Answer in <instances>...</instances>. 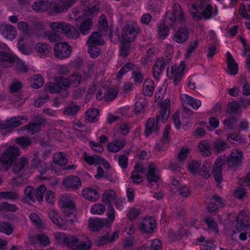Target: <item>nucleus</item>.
<instances>
[{"label":"nucleus","instance_id":"1","mask_svg":"<svg viewBox=\"0 0 250 250\" xmlns=\"http://www.w3.org/2000/svg\"><path fill=\"white\" fill-rule=\"evenodd\" d=\"M99 10L95 5L86 7L83 10L84 17L76 22V28L68 23L61 22L51 23L49 26L53 31L63 33L69 38L77 39L80 33L83 35L89 34L93 26V20L89 17L97 13Z\"/></svg>","mask_w":250,"mask_h":250},{"label":"nucleus","instance_id":"2","mask_svg":"<svg viewBox=\"0 0 250 250\" xmlns=\"http://www.w3.org/2000/svg\"><path fill=\"white\" fill-rule=\"evenodd\" d=\"M60 241L67 244V246L74 250H88L92 245L91 240L87 237L86 242L80 241L79 239L73 235H66L63 233H60L56 236Z\"/></svg>","mask_w":250,"mask_h":250},{"label":"nucleus","instance_id":"3","mask_svg":"<svg viewBox=\"0 0 250 250\" xmlns=\"http://www.w3.org/2000/svg\"><path fill=\"white\" fill-rule=\"evenodd\" d=\"M20 155L19 148L16 146H10L6 148L0 158V170L7 171Z\"/></svg>","mask_w":250,"mask_h":250},{"label":"nucleus","instance_id":"4","mask_svg":"<svg viewBox=\"0 0 250 250\" xmlns=\"http://www.w3.org/2000/svg\"><path fill=\"white\" fill-rule=\"evenodd\" d=\"M22 120L25 122L27 121L28 120L27 117L24 115L22 117H14L5 120L4 122H0V128L1 129V133L3 134H5L7 132H11L14 128L23 123Z\"/></svg>","mask_w":250,"mask_h":250},{"label":"nucleus","instance_id":"5","mask_svg":"<svg viewBox=\"0 0 250 250\" xmlns=\"http://www.w3.org/2000/svg\"><path fill=\"white\" fill-rule=\"evenodd\" d=\"M191 6V8H189V13L192 16V18L197 21H200L202 18H204L205 20H208L212 15L213 7L210 4L208 5L200 13L197 12L198 7L196 3H193Z\"/></svg>","mask_w":250,"mask_h":250},{"label":"nucleus","instance_id":"6","mask_svg":"<svg viewBox=\"0 0 250 250\" xmlns=\"http://www.w3.org/2000/svg\"><path fill=\"white\" fill-rule=\"evenodd\" d=\"M70 45L66 42L56 43L54 46V55L56 58L63 60L68 58L72 53Z\"/></svg>","mask_w":250,"mask_h":250},{"label":"nucleus","instance_id":"7","mask_svg":"<svg viewBox=\"0 0 250 250\" xmlns=\"http://www.w3.org/2000/svg\"><path fill=\"white\" fill-rule=\"evenodd\" d=\"M116 200V193L112 190H106L103 195V201L108 206L107 214L111 222H113L115 217V210L111 205L112 202Z\"/></svg>","mask_w":250,"mask_h":250},{"label":"nucleus","instance_id":"8","mask_svg":"<svg viewBox=\"0 0 250 250\" xmlns=\"http://www.w3.org/2000/svg\"><path fill=\"white\" fill-rule=\"evenodd\" d=\"M243 153L238 149H233L229 157H226L225 163H227L230 168H237L242 165Z\"/></svg>","mask_w":250,"mask_h":250},{"label":"nucleus","instance_id":"9","mask_svg":"<svg viewBox=\"0 0 250 250\" xmlns=\"http://www.w3.org/2000/svg\"><path fill=\"white\" fill-rule=\"evenodd\" d=\"M140 29L138 27L132 24H126L124 26L122 34L123 40L127 42H133Z\"/></svg>","mask_w":250,"mask_h":250},{"label":"nucleus","instance_id":"10","mask_svg":"<svg viewBox=\"0 0 250 250\" xmlns=\"http://www.w3.org/2000/svg\"><path fill=\"white\" fill-rule=\"evenodd\" d=\"M224 156H220L215 162L212 174L215 181L220 184L222 181V167L225 164Z\"/></svg>","mask_w":250,"mask_h":250},{"label":"nucleus","instance_id":"11","mask_svg":"<svg viewBox=\"0 0 250 250\" xmlns=\"http://www.w3.org/2000/svg\"><path fill=\"white\" fill-rule=\"evenodd\" d=\"M162 119L161 114L158 115L156 117L155 122L154 118H150L146 122L145 134L146 137H148L153 132H157L159 130L158 123L160 120Z\"/></svg>","mask_w":250,"mask_h":250},{"label":"nucleus","instance_id":"12","mask_svg":"<svg viewBox=\"0 0 250 250\" xmlns=\"http://www.w3.org/2000/svg\"><path fill=\"white\" fill-rule=\"evenodd\" d=\"M76 1V0H56L53 10L56 13H61L66 11Z\"/></svg>","mask_w":250,"mask_h":250},{"label":"nucleus","instance_id":"13","mask_svg":"<svg viewBox=\"0 0 250 250\" xmlns=\"http://www.w3.org/2000/svg\"><path fill=\"white\" fill-rule=\"evenodd\" d=\"M0 34L12 41L16 38V29L12 25L3 23L0 25Z\"/></svg>","mask_w":250,"mask_h":250},{"label":"nucleus","instance_id":"14","mask_svg":"<svg viewBox=\"0 0 250 250\" xmlns=\"http://www.w3.org/2000/svg\"><path fill=\"white\" fill-rule=\"evenodd\" d=\"M31 167L37 169L41 175L44 174L47 170L46 164L39 158L38 152H35L33 154Z\"/></svg>","mask_w":250,"mask_h":250},{"label":"nucleus","instance_id":"15","mask_svg":"<svg viewBox=\"0 0 250 250\" xmlns=\"http://www.w3.org/2000/svg\"><path fill=\"white\" fill-rule=\"evenodd\" d=\"M189 31L186 26L180 27L174 34L173 39L179 43L186 42L189 38Z\"/></svg>","mask_w":250,"mask_h":250},{"label":"nucleus","instance_id":"16","mask_svg":"<svg viewBox=\"0 0 250 250\" xmlns=\"http://www.w3.org/2000/svg\"><path fill=\"white\" fill-rule=\"evenodd\" d=\"M16 62V57L10 53L0 51V65L3 67H8L12 66Z\"/></svg>","mask_w":250,"mask_h":250},{"label":"nucleus","instance_id":"17","mask_svg":"<svg viewBox=\"0 0 250 250\" xmlns=\"http://www.w3.org/2000/svg\"><path fill=\"white\" fill-rule=\"evenodd\" d=\"M105 42L101 34L99 32H93L88 37L86 41V44L88 46L91 45H103L104 44Z\"/></svg>","mask_w":250,"mask_h":250},{"label":"nucleus","instance_id":"18","mask_svg":"<svg viewBox=\"0 0 250 250\" xmlns=\"http://www.w3.org/2000/svg\"><path fill=\"white\" fill-rule=\"evenodd\" d=\"M148 171L146 174V178L148 182L151 184L152 182L157 183L159 179V176L158 175V171L157 168L155 164L151 162L148 165Z\"/></svg>","mask_w":250,"mask_h":250},{"label":"nucleus","instance_id":"19","mask_svg":"<svg viewBox=\"0 0 250 250\" xmlns=\"http://www.w3.org/2000/svg\"><path fill=\"white\" fill-rule=\"evenodd\" d=\"M63 184L66 188L77 189L81 186V181L78 177L71 175L64 179Z\"/></svg>","mask_w":250,"mask_h":250},{"label":"nucleus","instance_id":"20","mask_svg":"<svg viewBox=\"0 0 250 250\" xmlns=\"http://www.w3.org/2000/svg\"><path fill=\"white\" fill-rule=\"evenodd\" d=\"M166 66L165 59L162 57L158 58L153 68V75L154 78L158 80L160 74L164 70Z\"/></svg>","mask_w":250,"mask_h":250},{"label":"nucleus","instance_id":"21","mask_svg":"<svg viewBox=\"0 0 250 250\" xmlns=\"http://www.w3.org/2000/svg\"><path fill=\"white\" fill-rule=\"evenodd\" d=\"M244 218H246L245 213L242 212L236 218L235 228L238 232L250 229V225L249 223H246Z\"/></svg>","mask_w":250,"mask_h":250},{"label":"nucleus","instance_id":"22","mask_svg":"<svg viewBox=\"0 0 250 250\" xmlns=\"http://www.w3.org/2000/svg\"><path fill=\"white\" fill-rule=\"evenodd\" d=\"M155 221L152 218H144L139 226V229L145 233H151L155 228Z\"/></svg>","mask_w":250,"mask_h":250},{"label":"nucleus","instance_id":"23","mask_svg":"<svg viewBox=\"0 0 250 250\" xmlns=\"http://www.w3.org/2000/svg\"><path fill=\"white\" fill-rule=\"evenodd\" d=\"M160 113L162 116V121L165 123L169 117L170 113V101L169 99H166L161 105Z\"/></svg>","mask_w":250,"mask_h":250},{"label":"nucleus","instance_id":"24","mask_svg":"<svg viewBox=\"0 0 250 250\" xmlns=\"http://www.w3.org/2000/svg\"><path fill=\"white\" fill-rule=\"evenodd\" d=\"M88 226L92 232L99 231L104 227V222L100 218H90Z\"/></svg>","mask_w":250,"mask_h":250},{"label":"nucleus","instance_id":"25","mask_svg":"<svg viewBox=\"0 0 250 250\" xmlns=\"http://www.w3.org/2000/svg\"><path fill=\"white\" fill-rule=\"evenodd\" d=\"M82 194L85 198L91 201H96L99 197L98 191L91 188L83 189Z\"/></svg>","mask_w":250,"mask_h":250},{"label":"nucleus","instance_id":"26","mask_svg":"<svg viewBox=\"0 0 250 250\" xmlns=\"http://www.w3.org/2000/svg\"><path fill=\"white\" fill-rule=\"evenodd\" d=\"M155 89L154 83L152 80L146 79L143 85V94L144 96L151 97Z\"/></svg>","mask_w":250,"mask_h":250},{"label":"nucleus","instance_id":"27","mask_svg":"<svg viewBox=\"0 0 250 250\" xmlns=\"http://www.w3.org/2000/svg\"><path fill=\"white\" fill-rule=\"evenodd\" d=\"M28 164V160L25 157H21L18 160L17 159L12 163V171L14 173H18L21 171L25 166Z\"/></svg>","mask_w":250,"mask_h":250},{"label":"nucleus","instance_id":"28","mask_svg":"<svg viewBox=\"0 0 250 250\" xmlns=\"http://www.w3.org/2000/svg\"><path fill=\"white\" fill-rule=\"evenodd\" d=\"M125 142L123 140H116L107 145V148L111 152H117L125 145Z\"/></svg>","mask_w":250,"mask_h":250},{"label":"nucleus","instance_id":"29","mask_svg":"<svg viewBox=\"0 0 250 250\" xmlns=\"http://www.w3.org/2000/svg\"><path fill=\"white\" fill-rule=\"evenodd\" d=\"M227 56L228 68L230 70L232 74L236 75L237 74L238 71V65L229 52H228L227 53Z\"/></svg>","mask_w":250,"mask_h":250},{"label":"nucleus","instance_id":"30","mask_svg":"<svg viewBox=\"0 0 250 250\" xmlns=\"http://www.w3.org/2000/svg\"><path fill=\"white\" fill-rule=\"evenodd\" d=\"M198 148L201 154L205 157L209 156L211 154V148L208 141H204L199 143Z\"/></svg>","mask_w":250,"mask_h":250},{"label":"nucleus","instance_id":"31","mask_svg":"<svg viewBox=\"0 0 250 250\" xmlns=\"http://www.w3.org/2000/svg\"><path fill=\"white\" fill-rule=\"evenodd\" d=\"M170 126L167 125L166 126L165 129L163 133V137L161 140V143L157 145V147L159 151L162 150L163 145L167 143L169 139V135L170 133Z\"/></svg>","mask_w":250,"mask_h":250},{"label":"nucleus","instance_id":"32","mask_svg":"<svg viewBox=\"0 0 250 250\" xmlns=\"http://www.w3.org/2000/svg\"><path fill=\"white\" fill-rule=\"evenodd\" d=\"M84 159L86 163L90 165H98L101 164L103 161V158L101 157L96 155L88 156L85 152H84Z\"/></svg>","mask_w":250,"mask_h":250},{"label":"nucleus","instance_id":"33","mask_svg":"<svg viewBox=\"0 0 250 250\" xmlns=\"http://www.w3.org/2000/svg\"><path fill=\"white\" fill-rule=\"evenodd\" d=\"M49 217L53 223L60 228L65 226L66 223H63V219L60 218L54 210H51L49 212Z\"/></svg>","mask_w":250,"mask_h":250},{"label":"nucleus","instance_id":"34","mask_svg":"<svg viewBox=\"0 0 250 250\" xmlns=\"http://www.w3.org/2000/svg\"><path fill=\"white\" fill-rule=\"evenodd\" d=\"M32 7L36 12H42L47 10V2L44 0H38L34 2Z\"/></svg>","mask_w":250,"mask_h":250},{"label":"nucleus","instance_id":"35","mask_svg":"<svg viewBox=\"0 0 250 250\" xmlns=\"http://www.w3.org/2000/svg\"><path fill=\"white\" fill-rule=\"evenodd\" d=\"M173 11L176 20L183 22L184 21V12L181 6L178 3H175L173 4Z\"/></svg>","mask_w":250,"mask_h":250},{"label":"nucleus","instance_id":"36","mask_svg":"<svg viewBox=\"0 0 250 250\" xmlns=\"http://www.w3.org/2000/svg\"><path fill=\"white\" fill-rule=\"evenodd\" d=\"M53 162L60 166L65 165L67 163V160L65 158V153L60 152L54 154L53 155Z\"/></svg>","mask_w":250,"mask_h":250},{"label":"nucleus","instance_id":"37","mask_svg":"<svg viewBox=\"0 0 250 250\" xmlns=\"http://www.w3.org/2000/svg\"><path fill=\"white\" fill-rule=\"evenodd\" d=\"M45 122L44 119H41L40 122L30 124L25 127L30 131L31 134L33 135L41 129V125Z\"/></svg>","mask_w":250,"mask_h":250},{"label":"nucleus","instance_id":"38","mask_svg":"<svg viewBox=\"0 0 250 250\" xmlns=\"http://www.w3.org/2000/svg\"><path fill=\"white\" fill-rule=\"evenodd\" d=\"M86 120L89 122L97 121L96 117L100 114V111L98 109L93 108L86 112Z\"/></svg>","mask_w":250,"mask_h":250},{"label":"nucleus","instance_id":"39","mask_svg":"<svg viewBox=\"0 0 250 250\" xmlns=\"http://www.w3.org/2000/svg\"><path fill=\"white\" fill-rule=\"evenodd\" d=\"M213 146L215 150L218 153L226 150L229 147L228 144L221 139L214 141L213 143Z\"/></svg>","mask_w":250,"mask_h":250},{"label":"nucleus","instance_id":"40","mask_svg":"<svg viewBox=\"0 0 250 250\" xmlns=\"http://www.w3.org/2000/svg\"><path fill=\"white\" fill-rule=\"evenodd\" d=\"M35 49L40 54L46 55L50 53L51 47L46 43L38 42L36 44Z\"/></svg>","mask_w":250,"mask_h":250},{"label":"nucleus","instance_id":"41","mask_svg":"<svg viewBox=\"0 0 250 250\" xmlns=\"http://www.w3.org/2000/svg\"><path fill=\"white\" fill-rule=\"evenodd\" d=\"M118 93L117 90L113 88L105 90L104 92L105 101L109 102L112 101L117 96Z\"/></svg>","mask_w":250,"mask_h":250},{"label":"nucleus","instance_id":"42","mask_svg":"<svg viewBox=\"0 0 250 250\" xmlns=\"http://www.w3.org/2000/svg\"><path fill=\"white\" fill-rule=\"evenodd\" d=\"M31 139L27 136L18 137L15 140V143L23 148L28 147L31 145Z\"/></svg>","mask_w":250,"mask_h":250},{"label":"nucleus","instance_id":"43","mask_svg":"<svg viewBox=\"0 0 250 250\" xmlns=\"http://www.w3.org/2000/svg\"><path fill=\"white\" fill-rule=\"evenodd\" d=\"M134 64L132 62H128L125 64L122 68L120 70L118 73L117 74V78L118 79L122 78L123 76L132 70L134 67Z\"/></svg>","mask_w":250,"mask_h":250},{"label":"nucleus","instance_id":"44","mask_svg":"<svg viewBox=\"0 0 250 250\" xmlns=\"http://www.w3.org/2000/svg\"><path fill=\"white\" fill-rule=\"evenodd\" d=\"M55 82L60 89H65L70 86L69 80L62 76L56 77L55 78Z\"/></svg>","mask_w":250,"mask_h":250},{"label":"nucleus","instance_id":"45","mask_svg":"<svg viewBox=\"0 0 250 250\" xmlns=\"http://www.w3.org/2000/svg\"><path fill=\"white\" fill-rule=\"evenodd\" d=\"M158 31L160 37L164 39L168 35L169 29L164 22H162L158 25Z\"/></svg>","mask_w":250,"mask_h":250},{"label":"nucleus","instance_id":"46","mask_svg":"<svg viewBox=\"0 0 250 250\" xmlns=\"http://www.w3.org/2000/svg\"><path fill=\"white\" fill-rule=\"evenodd\" d=\"M80 109V106L78 105H71L67 107L64 110L63 113L67 116L75 115Z\"/></svg>","mask_w":250,"mask_h":250},{"label":"nucleus","instance_id":"47","mask_svg":"<svg viewBox=\"0 0 250 250\" xmlns=\"http://www.w3.org/2000/svg\"><path fill=\"white\" fill-rule=\"evenodd\" d=\"M33 80L34 83L31 84V86L34 89H38L43 85L44 80L41 75H34Z\"/></svg>","mask_w":250,"mask_h":250},{"label":"nucleus","instance_id":"48","mask_svg":"<svg viewBox=\"0 0 250 250\" xmlns=\"http://www.w3.org/2000/svg\"><path fill=\"white\" fill-rule=\"evenodd\" d=\"M19 198L18 195L13 191L0 192V198L7 200H15Z\"/></svg>","mask_w":250,"mask_h":250},{"label":"nucleus","instance_id":"49","mask_svg":"<svg viewBox=\"0 0 250 250\" xmlns=\"http://www.w3.org/2000/svg\"><path fill=\"white\" fill-rule=\"evenodd\" d=\"M71 77V79L69 80L70 85H73L75 87H77L81 83L82 77L78 72H74Z\"/></svg>","mask_w":250,"mask_h":250},{"label":"nucleus","instance_id":"50","mask_svg":"<svg viewBox=\"0 0 250 250\" xmlns=\"http://www.w3.org/2000/svg\"><path fill=\"white\" fill-rule=\"evenodd\" d=\"M17 208L15 205L3 202L0 204V211H15Z\"/></svg>","mask_w":250,"mask_h":250},{"label":"nucleus","instance_id":"51","mask_svg":"<svg viewBox=\"0 0 250 250\" xmlns=\"http://www.w3.org/2000/svg\"><path fill=\"white\" fill-rule=\"evenodd\" d=\"M88 52L91 58H97L101 54L100 49L96 45L88 46Z\"/></svg>","mask_w":250,"mask_h":250},{"label":"nucleus","instance_id":"52","mask_svg":"<svg viewBox=\"0 0 250 250\" xmlns=\"http://www.w3.org/2000/svg\"><path fill=\"white\" fill-rule=\"evenodd\" d=\"M124 40L121 42V45L120 49V55L124 57H126L129 52L130 45L126 43Z\"/></svg>","mask_w":250,"mask_h":250},{"label":"nucleus","instance_id":"53","mask_svg":"<svg viewBox=\"0 0 250 250\" xmlns=\"http://www.w3.org/2000/svg\"><path fill=\"white\" fill-rule=\"evenodd\" d=\"M24 192L25 197L28 198V200L33 202H35L36 199L34 196L35 190L33 187L30 186L26 187L24 189Z\"/></svg>","mask_w":250,"mask_h":250},{"label":"nucleus","instance_id":"54","mask_svg":"<svg viewBox=\"0 0 250 250\" xmlns=\"http://www.w3.org/2000/svg\"><path fill=\"white\" fill-rule=\"evenodd\" d=\"M206 224L208 226L209 229L218 232L219 229H218V225L214 219L211 217H208L205 220Z\"/></svg>","mask_w":250,"mask_h":250},{"label":"nucleus","instance_id":"55","mask_svg":"<svg viewBox=\"0 0 250 250\" xmlns=\"http://www.w3.org/2000/svg\"><path fill=\"white\" fill-rule=\"evenodd\" d=\"M104 207L101 204H96L92 206L91 208V212L94 214H102L104 212Z\"/></svg>","mask_w":250,"mask_h":250},{"label":"nucleus","instance_id":"56","mask_svg":"<svg viewBox=\"0 0 250 250\" xmlns=\"http://www.w3.org/2000/svg\"><path fill=\"white\" fill-rule=\"evenodd\" d=\"M0 232L7 235H10L13 232V228L11 224L0 223Z\"/></svg>","mask_w":250,"mask_h":250},{"label":"nucleus","instance_id":"57","mask_svg":"<svg viewBox=\"0 0 250 250\" xmlns=\"http://www.w3.org/2000/svg\"><path fill=\"white\" fill-rule=\"evenodd\" d=\"M200 167V162L193 160L189 164V169L193 174H196L198 173Z\"/></svg>","mask_w":250,"mask_h":250},{"label":"nucleus","instance_id":"58","mask_svg":"<svg viewBox=\"0 0 250 250\" xmlns=\"http://www.w3.org/2000/svg\"><path fill=\"white\" fill-rule=\"evenodd\" d=\"M22 87V83L17 80H14L9 87L11 93L17 92Z\"/></svg>","mask_w":250,"mask_h":250},{"label":"nucleus","instance_id":"59","mask_svg":"<svg viewBox=\"0 0 250 250\" xmlns=\"http://www.w3.org/2000/svg\"><path fill=\"white\" fill-rule=\"evenodd\" d=\"M109 37L112 42L115 43L116 41H119L120 39V32L118 28H116L114 32L111 31V28H110V33Z\"/></svg>","mask_w":250,"mask_h":250},{"label":"nucleus","instance_id":"60","mask_svg":"<svg viewBox=\"0 0 250 250\" xmlns=\"http://www.w3.org/2000/svg\"><path fill=\"white\" fill-rule=\"evenodd\" d=\"M208 167L209 166L207 163H204L202 167L200 168L198 173L205 178H209L210 175L209 174V170H208Z\"/></svg>","mask_w":250,"mask_h":250},{"label":"nucleus","instance_id":"61","mask_svg":"<svg viewBox=\"0 0 250 250\" xmlns=\"http://www.w3.org/2000/svg\"><path fill=\"white\" fill-rule=\"evenodd\" d=\"M46 190V188L43 185H42L37 188L36 197L39 202L42 201L43 194Z\"/></svg>","mask_w":250,"mask_h":250},{"label":"nucleus","instance_id":"62","mask_svg":"<svg viewBox=\"0 0 250 250\" xmlns=\"http://www.w3.org/2000/svg\"><path fill=\"white\" fill-rule=\"evenodd\" d=\"M16 68L17 71L23 73H26L28 70V68L25 63L20 60H16Z\"/></svg>","mask_w":250,"mask_h":250},{"label":"nucleus","instance_id":"63","mask_svg":"<svg viewBox=\"0 0 250 250\" xmlns=\"http://www.w3.org/2000/svg\"><path fill=\"white\" fill-rule=\"evenodd\" d=\"M189 153V149L187 146H184L180 150L179 152L177 158L179 160L183 161L184 160Z\"/></svg>","mask_w":250,"mask_h":250},{"label":"nucleus","instance_id":"64","mask_svg":"<svg viewBox=\"0 0 250 250\" xmlns=\"http://www.w3.org/2000/svg\"><path fill=\"white\" fill-rule=\"evenodd\" d=\"M141 212V210L136 208H133L127 213V216L131 221L135 219Z\"/></svg>","mask_w":250,"mask_h":250}]
</instances>
